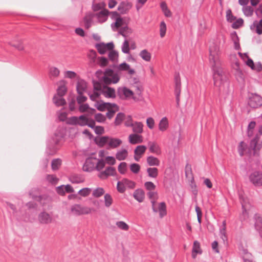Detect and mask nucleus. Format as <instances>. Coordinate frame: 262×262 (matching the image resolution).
I'll return each instance as SVG.
<instances>
[{
    "label": "nucleus",
    "mask_w": 262,
    "mask_h": 262,
    "mask_svg": "<svg viewBox=\"0 0 262 262\" xmlns=\"http://www.w3.org/2000/svg\"><path fill=\"white\" fill-rule=\"evenodd\" d=\"M220 51L219 46L213 43L209 48V63L213 72L214 85L219 88L221 92L227 93L229 83L227 77L221 67V61L220 58Z\"/></svg>",
    "instance_id": "1"
},
{
    "label": "nucleus",
    "mask_w": 262,
    "mask_h": 262,
    "mask_svg": "<svg viewBox=\"0 0 262 262\" xmlns=\"http://www.w3.org/2000/svg\"><path fill=\"white\" fill-rule=\"evenodd\" d=\"M122 143V141L120 139L109 136H102L97 140V144L99 147H105L108 150L116 149Z\"/></svg>",
    "instance_id": "2"
},
{
    "label": "nucleus",
    "mask_w": 262,
    "mask_h": 262,
    "mask_svg": "<svg viewBox=\"0 0 262 262\" xmlns=\"http://www.w3.org/2000/svg\"><path fill=\"white\" fill-rule=\"evenodd\" d=\"M63 137L64 132L62 129H58L56 130L47 145V152L48 154L53 155L56 153Z\"/></svg>",
    "instance_id": "3"
},
{
    "label": "nucleus",
    "mask_w": 262,
    "mask_h": 262,
    "mask_svg": "<svg viewBox=\"0 0 262 262\" xmlns=\"http://www.w3.org/2000/svg\"><path fill=\"white\" fill-rule=\"evenodd\" d=\"M120 76L119 71L106 69L102 77L103 82L106 84H115L119 82Z\"/></svg>",
    "instance_id": "4"
},
{
    "label": "nucleus",
    "mask_w": 262,
    "mask_h": 262,
    "mask_svg": "<svg viewBox=\"0 0 262 262\" xmlns=\"http://www.w3.org/2000/svg\"><path fill=\"white\" fill-rule=\"evenodd\" d=\"M185 176L188 180L191 191L194 195V198H196L198 195V190L194 181L191 165L188 164H187L185 167Z\"/></svg>",
    "instance_id": "5"
},
{
    "label": "nucleus",
    "mask_w": 262,
    "mask_h": 262,
    "mask_svg": "<svg viewBox=\"0 0 262 262\" xmlns=\"http://www.w3.org/2000/svg\"><path fill=\"white\" fill-rule=\"evenodd\" d=\"M95 210L87 206H83L80 204H74L71 207V213L75 216H80L89 214Z\"/></svg>",
    "instance_id": "6"
},
{
    "label": "nucleus",
    "mask_w": 262,
    "mask_h": 262,
    "mask_svg": "<svg viewBox=\"0 0 262 262\" xmlns=\"http://www.w3.org/2000/svg\"><path fill=\"white\" fill-rule=\"evenodd\" d=\"M117 93L118 96L121 99H126L132 97V98L136 101L139 100V99H137L136 97L134 96L133 91L125 86L119 87L117 89Z\"/></svg>",
    "instance_id": "7"
},
{
    "label": "nucleus",
    "mask_w": 262,
    "mask_h": 262,
    "mask_svg": "<svg viewBox=\"0 0 262 262\" xmlns=\"http://www.w3.org/2000/svg\"><path fill=\"white\" fill-rule=\"evenodd\" d=\"M88 118L84 115L79 117L73 116L67 119V123L70 125L86 126L88 124Z\"/></svg>",
    "instance_id": "8"
},
{
    "label": "nucleus",
    "mask_w": 262,
    "mask_h": 262,
    "mask_svg": "<svg viewBox=\"0 0 262 262\" xmlns=\"http://www.w3.org/2000/svg\"><path fill=\"white\" fill-rule=\"evenodd\" d=\"M112 18L115 20V22L111 25L112 29L116 31L119 28L124 27V20L121 17L119 13L116 11L111 13Z\"/></svg>",
    "instance_id": "9"
},
{
    "label": "nucleus",
    "mask_w": 262,
    "mask_h": 262,
    "mask_svg": "<svg viewBox=\"0 0 262 262\" xmlns=\"http://www.w3.org/2000/svg\"><path fill=\"white\" fill-rule=\"evenodd\" d=\"M248 105L252 108H258L262 105V97L256 94L249 96Z\"/></svg>",
    "instance_id": "10"
},
{
    "label": "nucleus",
    "mask_w": 262,
    "mask_h": 262,
    "mask_svg": "<svg viewBox=\"0 0 262 262\" xmlns=\"http://www.w3.org/2000/svg\"><path fill=\"white\" fill-rule=\"evenodd\" d=\"M174 95L176 96L177 104L179 105L181 94V79L179 74H176L174 76Z\"/></svg>",
    "instance_id": "11"
},
{
    "label": "nucleus",
    "mask_w": 262,
    "mask_h": 262,
    "mask_svg": "<svg viewBox=\"0 0 262 262\" xmlns=\"http://www.w3.org/2000/svg\"><path fill=\"white\" fill-rule=\"evenodd\" d=\"M249 179L255 186H262V172L254 171L250 174Z\"/></svg>",
    "instance_id": "12"
},
{
    "label": "nucleus",
    "mask_w": 262,
    "mask_h": 262,
    "mask_svg": "<svg viewBox=\"0 0 262 262\" xmlns=\"http://www.w3.org/2000/svg\"><path fill=\"white\" fill-rule=\"evenodd\" d=\"M96 158H89L86 159L82 169L83 171L91 172L95 169Z\"/></svg>",
    "instance_id": "13"
},
{
    "label": "nucleus",
    "mask_w": 262,
    "mask_h": 262,
    "mask_svg": "<svg viewBox=\"0 0 262 262\" xmlns=\"http://www.w3.org/2000/svg\"><path fill=\"white\" fill-rule=\"evenodd\" d=\"M95 48L99 54H104L107 50L113 49L114 48V44L113 42H109L106 44L103 42H101L96 44Z\"/></svg>",
    "instance_id": "14"
},
{
    "label": "nucleus",
    "mask_w": 262,
    "mask_h": 262,
    "mask_svg": "<svg viewBox=\"0 0 262 262\" xmlns=\"http://www.w3.org/2000/svg\"><path fill=\"white\" fill-rule=\"evenodd\" d=\"M116 174V169L113 167H107L104 171L100 172L98 177L101 179H105L108 176H114Z\"/></svg>",
    "instance_id": "15"
},
{
    "label": "nucleus",
    "mask_w": 262,
    "mask_h": 262,
    "mask_svg": "<svg viewBox=\"0 0 262 262\" xmlns=\"http://www.w3.org/2000/svg\"><path fill=\"white\" fill-rule=\"evenodd\" d=\"M100 91L101 93L105 97L114 98L116 97V92L114 89L108 87L104 86L102 89L100 86Z\"/></svg>",
    "instance_id": "16"
},
{
    "label": "nucleus",
    "mask_w": 262,
    "mask_h": 262,
    "mask_svg": "<svg viewBox=\"0 0 262 262\" xmlns=\"http://www.w3.org/2000/svg\"><path fill=\"white\" fill-rule=\"evenodd\" d=\"M132 7V5L130 3L127 1L122 2L118 7V10L121 14H126L131 9Z\"/></svg>",
    "instance_id": "17"
},
{
    "label": "nucleus",
    "mask_w": 262,
    "mask_h": 262,
    "mask_svg": "<svg viewBox=\"0 0 262 262\" xmlns=\"http://www.w3.org/2000/svg\"><path fill=\"white\" fill-rule=\"evenodd\" d=\"M142 136L138 134H132L128 136V142L132 144H136L143 142Z\"/></svg>",
    "instance_id": "18"
},
{
    "label": "nucleus",
    "mask_w": 262,
    "mask_h": 262,
    "mask_svg": "<svg viewBox=\"0 0 262 262\" xmlns=\"http://www.w3.org/2000/svg\"><path fill=\"white\" fill-rule=\"evenodd\" d=\"M148 146L150 152L160 155L161 154V148L156 142L149 141Z\"/></svg>",
    "instance_id": "19"
},
{
    "label": "nucleus",
    "mask_w": 262,
    "mask_h": 262,
    "mask_svg": "<svg viewBox=\"0 0 262 262\" xmlns=\"http://www.w3.org/2000/svg\"><path fill=\"white\" fill-rule=\"evenodd\" d=\"M109 11L107 9H103L95 14L98 21L100 23L105 22L108 18Z\"/></svg>",
    "instance_id": "20"
},
{
    "label": "nucleus",
    "mask_w": 262,
    "mask_h": 262,
    "mask_svg": "<svg viewBox=\"0 0 262 262\" xmlns=\"http://www.w3.org/2000/svg\"><path fill=\"white\" fill-rule=\"evenodd\" d=\"M38 220L41 224H48L52 222V218L49 213L42 212L39 214Z\"/></svg>",
    "instance_id": "21"
},
{
    "label": "nucleus",
    "mask_w": 262,
    "mask_h": 262,
    "mask_svg": "<svg viewBox=\"0 0 262 262\" xmlns=\"http://www.w3.org/2000/svg\"><path fill=\"white\" fill-rule=\"evenodd\" d=\"M250 29L258 35L262 34V19L259 21L255 20L250 27Z\"/></svg>",
    "instance_id": "22"
},
{
    "label": "nucleus",
    "mask_w": 262,
    "mask_h": 262,
    "mask_svg": "<svg viewBox=\"0 0 262 262\" xmlns=\"http://www.w3.org/2000/svg\"><path fill=\"white\" fill-rule=\"evenodd\" d=\"M128 155V150L125 148L118 150L115 154V158L119 161L125 160Z\"/></svg>",
    "instance_id": "23"
},
{
    "label": "nucleus",
    "mask_w": 262,
    "mask_h": 262,
    "mask_svg": "<svg viewBox=\"0 0 262 262\" xmlns=\"http://www.w3.org/2000/svg\"><path fill=\"white\" fill-rule=\"evenodd\" d=\"M232 66L233 68L235 70V75L236 79L238 81H243L244 79V74L242 71L240 70L239 63L236 61Z\"/></svg>",
    "instance_id": "24"
},
{
    "label": "nucleus",
    "mask_w": 262,
    "mask_h": 262,
    "mask_svg": "<svg viewBox=\"0 0 262 262\" xmlns=\"http://www.w3.org/2000/svg\"><path fill=\"white\" fill-rule=\"evenodd\" d=\"M117 71H119V75L120 74V71H128V73L130 75H132L135 73V70L133 69H130V66L126 62L120 64L117 67Z\"/></svg>",
    "instance_id": "25"
},
{
    "label": "nucleus",
    "mask_w": 262,
    "mask_h": 262,
    "mask_svg": "<svg viewBox=\"0 0 262 262\" xmlns=\"http://www.w3.org/2000/svg\"><path fill=\"white\" fill-rule=\"evenodd\" d=\"M86 88L87 83L84 80L80 79L78 81L76 89L78 94H83L86 91Z\"/></svg>",
    "instance_id": "26"
},
{
    "label": "nucleus",
    "mask_w": 262,
    "mask_h": 262,
    "mask_svg": "<svg viewBox=\"0 0 262 262\" xmlns=\"http://www.w3.org/2000/svg\"><path fill=\"white\" fill-rule=\"evenodd\" d=\"M133 196L135 200L139 203H141L144 201L145 193L142 189H137L134 191Z\"/></svg>",
    "instance_id": "27"
},
{
    "label": "nucleus",
    "mask_w": 262,
    "mask_h": 262,
    "mask_svg": "<svg viewBox=\"0 0 262 262\" xmlns=\"http://www.w3.org/2000/svg\"><path fill=\"white\" fill-rule=\"evenodd\" d=\"M146 162L149 166H159L160 164L159 159L153 156H149L146 158Z\"/></svg>",
    "instance_id": "28"
},
{
    "label": "nucleus",
    "mask_w": 262,
    "mask_h": 262,
    "mask_svg": "<svg viewBox=\"0 0 262 262\" xmlns=\"http://www.w3.org/2000/svg\"><path fill=\"white\" fill-rule=\"evenodd\" d=\"M78 110L81 113L87 112L91 115L93 114L96 111L95 109L91 108L87 103L79 104Z\"/></svg>",
    "instance_id": "29"
},
{
    "label": "nucleus",
    "mask_w": 262,
    "mask_h": 262,
    "mask_svg": "<svg viewBox=\"0 0 262 262\" xmlns=\"http://www.w3.org/2000/svg\"><path fill=\"white\" fill-rule=\"evenodd\" d=\"M169 127V122L167 118L164 117L160 121L158 125L159 129L164 132L166 131Z\"/></svg>",
    "instance_id": "30"
},
{
    "label": "nucleus",
    "mask_w": 262,
    "mask_h": 262,
    "mask_svg": "<svg viewBox=\"0 0 262 262\" xmlns=\"http://www.w3.org/2000/svg\"><path fill=\"white\" fill-rule=\"evenodd\" d=\"M132 127L134 134H141L143 132V124L141 122H135Z\"/></svg>",
    "instance_id": "31"
},
{
    "label": "nucleus",
    "mask_w": 262,
    "mask_h": 262,
    "mask_svg": "<svg viewBox=\"0 0 262 262\" xmlns=\"http://www.w3.org/2000/svg\"><path fill=\"white\" fill-rule=\"evenodd\" d=\"M133 33V30L126 26L120 28L119 33L122 35L125 39L129 37Z\"/></svg>",
    "instance_id": "32"
},
{
    "label": "nucleus",
    "mask_w": 262,
    "mask_h": 262,
    "mask_svg": "<svg viewBox=\"0 0 262 262\" xmlns=\"http://www.w3.org/2000/svg\"><path fill=\"white\" fill-rule=\"evenodd\" d=\"M69 180L72 183L78 184L83 182L84 178L80 174H74L70 177Z\"/></svg>",
    "instance_id": "33"
},
{
    "label": "nucleus",
    "mask_w": 262,
    "mask_h": 262,
    "mask_svg": "<svg viewBox=\"0 0 262 262\" xmlns=\"http://www.w3.org/2000/svg\"><path fill=\"white\" fill-rule=\"evenodd\" d=\"M105 3L103 1H100L99 2H94L92 5V9L94 11H101L103 9H105Z\"/></svg>",
    "instance_id": "34"
},
{
    "label": "nucleus",
    "mask_w": 262,
    "mask_h": 262,
    "mask_svg": "<svg viewBox=\"0 0 262 262\" xmlns=\"http://www.w3.org/2000/svg\"><path fill=\"white\" fill-rule=\"evenodd\" d=\"M255 228L256 230H260L262 228V214H256L254 216Z\"/></svg>",
    "instance_id": "35"
},
{
    "label": "nucleus",
    "mask_w": 262,
    "mask_h": 262,
    "mask_svg": "<svg viewBox=\"0 0 262 262\" xmlns=\"http://www.w3.org/2000/svg\"><path fill=\"white\" fill-rule=\"evenodd\" d=\"M54 103L57 106H62L66 104V102L63 98V96L55 95L53 99Z\"/></svg>",
    "instance_id": "36"
},
{
    "label": "nucleus",
    "mask_w": 262,
    "mask_h": 262,
    "mask_svg": "<svg viewBox=\"0 0 262 262\" xmlns=\"http://www.w3.org/2000/svg\"><path fill=\"white\" fill-rule=\"evenodd\" d=\"M140 57L144 61L149 62L151 58V54L147 50L144 49L140 51Z\"/></svg>",
    "instance_id": "37"
},
{
    "label": "nucleus",
    "mask_w": 262,
    "mask_h": 262,
    "mask_svg": "<svg viewBox=\"0 0 262 262\" xmlns=\"http://www.w3.org/2000/svg\"><path fill=\"white\" fill-rule=\"evenodd\" d=\"M202 251L200 249V243L198 241H194L193 245L192 256L195 258L198 253L201 254Z\"/></svg>",
    "instance_id": "38"
},
{
    "label": "nucleus",
    "mask_w": 262,
    "mask_h": 262,
    "mask_svg": "<svg viewBox=\"0 0 262 262\" xmlns=\"http://www.w3.org/2000/svg\"><path fill=\"white\" fill-rule=\"evenodd\" d=\"M158 211L161 218L163 217L167 214L166 206L164 202H161L159 204Z\"/></svg>",
    "instance_id": "39"
},
{
    "label": "nucleus",
    "mask_w": 262,
    "mask_h": 262,
    "mask_svg": "<svg viewBox=\"0 0 262 262\" xmlns=\"http://www.w3.org/2000/svg\"><path fill=\"white\" fill-rule=\"evenodd\" d=\"M107 110L108 112L106 115L108 118L111 119L114 116L115 113L118 110V107L116 104H112L111 107Z\"/></svg>",
    "instance_id": "40"
},
{
    "label": "nucleus",
    "mask_w": 262,
    "mask_h": 262,
    "mask_svg": "<svg viewBox=\"0 0 262 262\" xmlns=\"http://www.w3.org/2000/svg\"><path fill=\"white\" fill-rule=\"evenodd\" d=\"M146 171L148 176L150 178H156L158 175V169L156 167L147 168Z\"/></svg>",
    "instance_id": "41"
},
{
    "label": "nucleus",
    "mask_w": 262,
    "mask_h": 262,
    "mask_svg": "<svg viewBox=\"0 0 262 262\" xmlns=\"http://www.w3.org/2000/svg\"><path fill=\"white\" fill-rule=\"evenodd\" d=\"M160 7L166 17H169L171 16V13L168 8L166 3L165 2H162L161 3Z\"/></svg>",
    "instance_id": "42"
},
{
    "label": "nucleus",
    "mask_w": 262,
    "mask_h": 262,
    "mask_svg": "<svg viewBox=\"0 0 262 262\" xmlns=\"http://www.w3.org/2000/svg\"><path fill=\"white\" fill-rule=\"evenodd\" d=\"M247 148V145L244 141H241L238 145L237 150L241 157H243Z\"/></svg>",
    "instance_id": "43"
},
{
    "label": "nucleus",
    "mask_w": 262,
    "mask_h": 262,
    "mask_svg": "<svg viewBox=\"0 0 262 262\" xmlns=\"http://www.w3.org/2000/svg\"><path fill=\"white\" fill-rule=\"evenodd\" d=\"M231 39L234 42V49L235 50H239L240 49V45L239 42L238 37L235 32L232 33L231 35Z\"/></svg>",
    "instance_id": "44"
},
{
    "label": "nucleus",
    "mask_w": 262,
    "mask_h": 262,
    "mask_svg": "<svg viewBox=\"0 0 262 262\" xmlns=\"http://www.w3.org/2000/svg\"><path fill=\"white\" fill-rule=\"evenodd\" d=\"M258 140L259 138L258 136H256L250 142V147L253 150L255 151V152L257 150H259L261 148V145H257Z\"/></svg>",
    "instance_id": "45"
},
{
    "label": "nucleus",
    "mask_w": 262,
    "mask_h": 262,
    "mask_svg": "<svg viewBox=\"0 0 262 262\" xmlns=\"http://www.w3.org/2000/svg\"><path fill=\"white\" fill-rule=\"evenodd\" d=\"M108 56L109 59L114 63H116L118 61V53L117 51L115 50L110 51Z\"/></svg>",
    "instance_id": "46"
},
{
    "label": "nucleus",
    "mask_w": 262,
    "mask_h": 262,
    "mask_svg": "<svg viewBox=\"0 0 262 262\" xmlns=\"http://www.w3.org/2000/svg\"><path fill=\"white\" fill-rule=\"evenodd\" d=\"M146 148L147 147L145 145H138L134 149V154L142 156L145 153Z\"/></svg>",
    "instance_id": "47"
},
{
    "label": "nucleus",
    "mask_w": 262,
    "mask_h": 262,
    "mask_svg": "<svg viewBox=\"0 0 262 262\" xmlns=\"http://www.w3.org/2000/svg\"><path fill=\"white\" fill-rule=\"evenodd\" d=\"M243 12L247 17L251 16L253 15L254 10L251 6H244L242 8Z\"/></svg>",
    "instance_id": "48"
},
{
    "label": "nucleus",
    "mask_w": 262,
    "mask_h": 262,
    "mask_svg": "<svg viewBox=\"0 0 262 262\" xmlns=\"http://www.w3.org/2000/svg\"><path fill=\"white\" fill-rule=\"evenodd\" d=\"M122 183L125 184V188L129 189H134L136 186V183L132 180H130L126 178H123L122 179Z\"/></svg>",
    "instance_id": "49"
},
{
    "label": "nucleus",
    "mask_w": 262,
    "mask_h": 262,
    "mask_svg": "<svg viewBox=\"0 0 262 262\" xmlns=\"http://www.w3.org/2000/svg\"><path fill=\"white\" fill-rule=\"evenodd\" d=\"M105 162L103 159H97L96 161L95 169L100 171L105 166Z\"/></svg>",
    "instance_id": "50"
},
{
    "label": "nucleus",
    "mask_w": 262,
    "mask_h": 262,
    "mask_svg": "<svg viewBox=\"0 0 262 262\" xmlns=\"http://www.w3.org/2000/svg\"><path fill=\"white\" fill-rule=\"evenodd\" d=\"M83 21L85 28L89 29L92 24V15L91 14L86 15L83 19Z\"/></svg>",
    "instance_id": "51"
},
{
    "label": "nucleus",
    "mask_w": 262,
    "mask_h": 262,
    "mask_svg": "<svg viewBox=\"0 0 262 262\" xmlns=\"http://www.w3.org/2000/svg\"><path fill=\"white\" fill-rule=\"evenodd\" d=\"M112 104L110 103H97L96 105V106L97 108L100 111H103L106 109L110 108Z\"/></svg>",
    "instance_id": "52"
},
{
    "label": "nucleus",
    "mask_w": 262,
    "mask_h": 262,
    "mask_svg": "<svg viewBox=\"0 0 262 262\" xmlns=\"http://www.w3.org/2000/svg\"><path fill=\"white\" fill-rule=\"evenodd\" d=\"M94 90L95 91L94 92L93 94L90 95V98L93 101H95L98 98L100 95H102L101 91H100V88H97L96 86H95Z\"/></svg>",
    "instance_id": "53"
},
{
    "label": "nucleus",
    "mask_w": 262,
    "mask_h": 262,
    "mask_svg": "<svg viewBox=\"0 0 262 262\" xmlns=\"http://www.w3.org/2000/svg\"><path fill=\"white\" fill-rule=\"evenodd\" d=\"M117 227L123 231H127L129 229V226L123 221H118L116 223Z\"/></svg>",
    "instance_id": "54"
},
{
    "label": "nucleus",
    "mask_w": 262,
    "mask_h": 262,
    "mask_svg": "<svg viewBox=\"0 0 262 262\" xmlns=\"http://www.w3.org/2000/svg\"><path fill=\"white\" fill-rule=\"evenodd\" d=\"M121 50L123 53L129 54V42L127 39H125L122 45L121 46Z\"/></svg>",
    "instance_id": "55"
},
{
    "label": "nucleus",
    "mask_w": 262,
    "mask_h": 262,
    "mask_svg": "<svg viewBox=\"0 0 262 262\" xmlns=\"http://www.w3.org/2000/svg\"><path fill=\"white\" fill-rule=\"evenodd\" d=\"M166 25L164 21H162L160 24V35L161 38L165 36L166 32Z\"/></svg>",
    "instance_id": "56"
},
{
    "label": "nucleus",
    "mask_w": 262,
    "mask_h": 262,
    "mask_svg": "<svg viewBox=\"0 0 262 262\" xmlns=\"http://www.w3.org/2000/svg\"><path fill=\"white\" fill-rule=\"evenodd\" d=\"M104 199L105 207H110L113 203V199L111 195L108 193H106L104 195Z\"/></svg>",
    "instance_id": "57"
},
{
    "label": "nucleus",
    "mask_w": 262,
    "mask_h": 262,
    "mask_svg": "<svg viewBox=\"0 0 262 262\" xmlns=\"http://www.w3.org/2000/svg\"><path fill=\"white\" fill-rule=\"evenodd\" d=\"M118 170L121 174H125L127 170V163L124 162H121L118 165Z\"/></svg>",
    "instance_id": "58"
},
{
    "label": "nucleus",
    "mask_w": 262,
    "mask_h": 262,
    "mask_svg": "<svg viewBox=\"0 0 262 262\" xmlns=\"http://www.w3.org/2000/svg\"><path fill=\"white\" fill-rule=\"evenodd\" d=\"M256 125L255 122L251 121L248 126L247 135L248 137H251L253 134V129Z\"/></svg>",
    "instance_id": "59"
},
{
    "label": "nucleus",
    "mask_w": 262,
    "mask_h": 262,
    "mask_svg": "<svg viewBox=\"0 0 262 262\" xmlns=\"http://www.w3.org/2000/svg\"><path fill=\"white\" fill-rule=\"evenodd\" d=\"M61 164V160L60 159H55L52 161L51 166L53 170L58 169Z\"/></svg>",
    "instance_id": "60"
},
{
    "label": "nucleus",
    "mask_w": 262,
    "mask_h": 262,
    "mask_svg": "<svg viewBox=\"0 0 262 262\" xmlns=\"http://www.w3.org/2000/svg\"><path fill=\"white\" fill-rule=\"evenodd\" d=\"M124 114L122 113H119L115 118V124L116 125H120L124 118Z\"/></svg>",
    "instance_id": "61"
},
{
    "label": "nucleus",
    "mask_w": 262,
    "mask_h": 262,
    "mask_svg": "<svg viewBox=\"0 0 262 262\" xmlns=\"http://www.w3.org/2000/svg\"><path fill=\"white\" fill-rule=\"evenodd\" d=\"M117 189L119 192L121 193H123L125 191L126 188L124 183H122V180L117 182Z\"/></svg>",
    "instance_id": "62"
},
{
    "label": "nucleus",
    "mask_w": 262,
    "mask_h": 262,
    "mask_svg": "<svg viewBox=\"0 0 262 262\" xmlns=\"http://www.w3.org/2000/svg\"><path fill=\"white\" fill-rule=\"evenodd\" d=\"M60 73V71L58 68L56 67H51L49 69V74L50 76L56 77Z\"/></svg>",
    "instance_id": "63"
},
{
    "label": "nucleus",
    "mask_w": 262,
    "mask_h": 262,
    "mask_svg": "<svg viewBox=\"0 0 262 262\" xmlns=\"http://www.w3.org/2000/svg\"><path fill=\"white\" fill-rule=\"evenodd\" d=\"M130 171L134 173H138L140 170V166L137 163L131 164L129 166Z\"/></svg>",
    "instance_id": "64"
}]
</instances>
